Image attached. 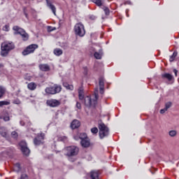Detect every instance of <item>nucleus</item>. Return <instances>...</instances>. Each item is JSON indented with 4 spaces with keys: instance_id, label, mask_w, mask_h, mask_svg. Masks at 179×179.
I'll return each mask as SVG.
<instances>
[{
    "instance_id": "4c0bfd02",
    "label": "nucleus",
    "mask_w": 179,
    "mask_h": 179,
    "mask_svg": "<svg viewBox=\"0 0 179 179\" xmlns=\"http://www.w3.org/2000/svg\"><path fill=\"white\" fill-rule=\"evenodd\" d=\"M20 179H29V176L26 173H22L21 175Z\"/></svg>"
},
{
    "instance_id": "c85d7f7f",
    "label": "nucleus",
    "mask_w": 179,
    "mask_h": 179,
    "mask_svg": "<svg viewBox=\"0 0 179 179\" xmlns=\"http://www.w3.org/2000/svg\"><path fill=\"white\" fill-rule=\"evenodd\" d=\"M0 135L3 137L6 136V130L4 127H0Z\"/></svg>"
},
{
    "instance_id": "aec40b11",
    "label": "nucleus",
    "mask_w": 179,
    "mask_h": 179,
    "mask_svg": "<svg viewBox=\"0 0 179 179\" xmlns=\"http://www.w3.org/2000/svg\"><path fill=\"white\" fill-rule=\"evenodd\" d=\"M0 120H3L5 122L10 121V117L9 116V113H6L4 115L0 116Z\"/></svg>"
},
{
    "instance_id": "603ef678",
    "label": "nucleus",
    "mask_w": 179,
    "mask_h": 179,
    "mask_svg": "<svg viewBox=\"0 0 179 179\" xmlns=\"http://www.w3.org/2000/svg\"><path fill=\"white\" fill-rule=\"evenodd\" d=\"M20 125H22V127H24V122L23 120H21L20 122Z\"/></svg>"
},
{
    "instance_id": "58836bf2",
    "label": "nucleus",
    "mask_w": 179,
    "mask_h": 179,
    "mask_svg": "<svg viewBox=\"0 0 179 179\" xmlns=\"http://www.w3.org/2000/svg\"><path fill=\"white\" fill-rule=\"evenodd\" d=\"M171 102H167L165 104V108H166L167 110H169V108H170V107H171Z\"/></svg>"
},
{
    "instance_id": "4be33fe9",
    "label": "nucleus",
    "mask_w": 179,
    "mask_h": 179,
    "mask_svg": "<svg viewBox=\"0 0 179 179\" xmlns=\"http://www.w3.org/2000/svg\"><path fill=\"white\" fill-rule=\"evenodd\" d=\"M5 93H6V88L2 85H0V96L1 98L3 97Z\"/></svg>"
},
{
    "instance_id": "423d86ee",
    "label": "nucleus",
    "mask_w": 179,
    "mask_h": 179,
    "mask_svg": "<svg viewBox=\"0 0 179 179\" xmlns=\"http://www.w3.org/2000/svg\"><path fill=\"white\" fill-rule=\"evenodd\" d=\"M74 31L76 36H79V37H83L86 34L85 26L82 23H78L75 25Z\"/></svg>"
},
{
    "instance_id": "13d9d810",
    "label": "nucleus",
    "mask_w": 179,
    "mask_h": 179,
    "mask_svg": "<svg viewBox=\"0 0 179 179\" xmlns=\"http://www.w3.org/2000/svg\"><path fill=\"white\" fill-rule=\"evenodd\" d=\"M1 1H5V0H1Z\"/></svg>"
},
{
    "instance_id": "6e6552de",
    "label": "nucleus",
    "mask_w": 179,
    "mask_h": 179,
    "mask_svg": "<svg viewBox=\"0 0 179 179\" xmlns=\"http://www.w3.org/2000/svg\"><path fill=\"white\" fill-rule=\"evenodd\" d=\"M38 48V45L37 44H31L28 45L23 51H22V55L26 56L29 55L30 54H33L36 50Z\"/></svg>"
},
{
    "instance_id": "dca6fc26",
    "label": "nucleus",
    "mask_w": 179,
    "mask_h": 179,
    "mask_svg": "<svg viewBox=\"0 0 179 179\" xmlns=\"http://www.w3.org/2000/svg\"><path fill=\"white\" fill-rule=\"evenodd\" d=\"M162 78L163 79H167V80H169V82H171V80H173L174 79V77L173 76V75H171L169 73H165L162 74Z\"/></svg>"
},
{
    "instance_id": "f257e3e1",
    "label": "nucleus",
    "mask_w": 179,
    "mask_h": 179,
    "mask_svg": "<svg viewBox=\"0 0 179 179\" xmlns=\"http://www.w3.org/2000/svg\"><path fill=\"white\" fill-rule=\"evenodd\" d=\"M15 50V43L13 42H4L1 43V57H8L9 52Z\"/></svg>"
},
{
    "instance_id": "7c9ffc66",
    "label": "nucleus",
    "mask_w": 179,
    "mask_h": 179,
    "mask_svg": "<svg viewBox=\"0 0 179 179\" xmlns=\"http://www.w3.org/2000/svg\"><path fill=\"white\" fill-rule=\"evenodd\" d=\"M92 2L96 3L97 6H102L103 5V1L101 0H92Z\"/></svg>"
},
{
    "instance_id": "72a5a7b5",
    "label": "nucleus",
    "mask_w": 179,
    "mask_h": 179,
    "mask_svg": "<svg viewBox=\"0 0 179 179\" xmlns=\"http://www.w3.org/2000/svg\"><path fill=\"white\" fill-rule=\"evenodd\" d=\"M23 13L27 19H29V15L27 14V8L26 7H23Z\"/></svg>"
},
{
    "instance_id": "864d4df0",
    "label": "nucleus",
    "mask_w": 179,
    "mask_h": 179,
    "mask_svg": "<svg viewBox=\"0 0 179 179\" xmlns=\"http://www.w3.org/2000/svg\"><path fill=\"white\" fill-rule=\"evenodd\" d=\"M100 94H104V89H100Z\"/></svg>"
},
{
    "instance_id": "4468645a",
    "label": "nucleus",
    "mask_w": 179,
    "mask_h": 179,
    "mask_svg": "<svg viewBox=\"0 0 179 179\" xmlns=\"http://www.w3.org/2000/svg\"><path fill=\"white\" fill-rule=\"evenodd\" d=\"M80 145L83 148H89L90 146V139L88 138L81 140Z\"/></svg>"
},
{
    "instance_id": "79ce46f5",
    "label": "nucleus",
    "mask_w": 179,
    "mask_h": 179,
    "mask_svg": "<svg viewBox=\"0 0 179 179\" xmlns=\"http://www.w3.org/2000/svg\"><path fill=\"white\" fill-rule=\"evenodd\" d=\"M4 31H9V25L6 24L3 27Z\"/></svg>"
},
{
    "instance_id": "9b49d317",
    "label": "nucleus",
    "mask_w": 179,
    "mask_h": 179,
    "mask_svg": "<svg viewBox=\"0 0 179 179\" xmlns=\"http://www.w3.org/2000/svg\"><path fill=\"white\" fill-rule=\"evenodd\" d=\"M34 143L36 146H40L44 143V133L38 134L34 139Z\"/></svg>"
},
{
    "instance_id": "37998d69",
    "label": "nucleus",
    "mask_w": 179,
    "mask_h": 179,
    "mask_svg": "<svg viewBox=\"0 0 179 179\" xmlns=\"http://www.w3.org/2000/svg\"><path fill=\"white\" fill-rule=\"evenodd\" d=\"M56 28L55 27H48V31H54V30H55Z\"/></svg>"
},
{
    "instance_id": "f8f14e48",
    "label": "nucleus",
    "mask_w": 179,
    "mask_h": 179,
    "mask_svg": "<svg viewBox=\"0 0 179 179\" xmlns=\"http://www.w3.org/2000/svg\"><path fill=\"white\" fill-rule=\"evenodd\" d=\"M46 1V5L48 8H49L52 13L55 15V16H57V8L54 4L51 3V1L50 0H45Z\"/></svg>"
},
{
    "instance_id": "e433bc0d",
    "label": "nucleus",
    "mask_w": 179,
    "mask_h": 179,
    "mask_svg": "<svg viewBox=\"0 0 179 179\" xmlns=\"http://www.w3.org/2000/svg\"><path fill=\"white\" fill-rule=\"evenodd\" d=\"M68 160L71 162V163H73V162H76V158L73 157H69Z\"/></svg>"
},
{
    "instance_id": "a878e982",
    "label": "nucleus",
    "mask_w": 179,
    "mask_h": 179,
    "mask_svg": "<svg viewBox=\"0 0 179 179\" xmlns=\"http://www.w3.org/2000/svg\"><path fill=\"white\" fill-rule=\"evenodd\" d=\"M99 89H104V78H99Z\"/></svg>"
},
{
    "instance_id": "de8ad7c7",
    "label": "nucleus",
    "mask_w": 179,
    "mask_h": 179,
    "mask_svg": "<svg viewBox=\"0 0 179 179\" xmlns=\"http://www.w3.org/2000/svg\"><path fill=\"white\" fill-rule=\"evenodd\" d=\"M90 19L91 20H96V16H94V15H90Z\"/></svg>"
},
{
    "instance_id": "473e14b6",
    "label": "nucleus",
    "mask_w": 179,
    "mask_h": 179,
    "mask_svg": "<svg viewBox=\"0 0 179 179\" xmlns=\"http://www.w3.org/2000/svg\"><path fill=\"white\" fill-rule=\"evenodd\" d=\"M169 136H171L172 138H174V136H176L177 135V131H176V130H171L169 132Z\"/></svg>"
},
{
    "instance_id": "bb28decb",
    "label": "nucleus",
    "mask_w": 179,
    "mask_h": 179,
    "mask_svg": "<svg viewBox=\"0 0 179 179\" xmlns=\"http://www.w3.org/2000/svg\"><path fill=\"white\" fill-rule=\"evenodd\" d=\"M79 138L81 139V141H83L89 137H87V134L86 133H81L79 134Z\"/></svg>"
},
{
    "instance_id": "ddd939ff",
    "label": "nucleus",
    "mask_w": 179,
    "mask_h": 179,
    "mask_svg": "<svg viewBox=\"0 0 179 179\" xmlns=\"http://www.w3.org/2000/svg\"><path fill=\"white\" fill-rule=\"evenodd\" d=\"M38 68L40 71H42V72H50V71L51 70L50 65L47 64H39Z\"/></svg>"
},
{
    "instance_id": "5701e85b",
    "label": "nucleus",
    "mask_w": 179,
    "mask_h": 179,
    "mask_svg": "<svg viewBox=\"0 0 179 179\" xmlns=\"http://www.w3.org/2000/svg\"><path fill=\"white\" fill-rule=\"evenodd\" d=\"M63 86L66 87L67 90H73V85H71L68 83H63Z\"/></svg>"
},
{
    "instance_id": "2f4dec72",
    "label": "nucleus",
    "mask_w": 179,
    "mask_h": 179,
    "mask_svg": "<svg viewBox=\"0 0 179 179\" xmlns=\"http://www.w3.org/2000/svg\"><path fill=\"white\" fill-rule=\"evenodd\" d=\"M9 104H10V102L8 101H0V107H2L3 106H9Z\"/></svg>"
},
{
    "instance_id": "b1692460",
    "label": "nucleus",
    "mask_w": 179,
    "mask_h": 179,
    "mask_svg": "<svg viewBox=\"0 0 179 179\" xmlns=\"http://www.w3.org/2000/svg\"><path fill=\"white\" fill-rule=\"evenodd\" d=\"M22 170V167H20V163H16L14 165V171H16V173H19Z\"/></svg>"
},
{
    "instance_id": "9d476101",
    "label": "nucleus",
    "mask_w": 179,
    "mask_h": 179,
    "mask_svg": "<svg viewBox=\"0 0 179 179\" xmlns=\"http://www.w3.org/2000/svg\"><path fill=\"white\" fill-rule=\"evenodd\" d=\"M46 104L49 107H59L61 106V101L54 99H50L46 101Z\"/></svg>"
},
{
    "instance_id": "8fccbe9b",
    "label": "nucleus",
    "mask_w": 179,
    "mask_h": 179,
    "mask_svg": "<svg viewBox=\"0 0 179 179\" xmlns=\"http://www.w3.org/2000/svg\"><path fill=\"white\" fill-rule=\"evenodd\" d=\"M173 73H175V76H177V73H178V71H177V69H174Z\"/></svg>"
},
{
    "instance_id": "393cba45",
    "label": "nucleus",
    "mask_w": 179,
    "mask_h": 179,
    "mask_svg": "<svg viewBox=\"0 0 179 179\" xmlns=\"http://www.w3.org/2000/svg\"><path fill=\"white\" fill-rule=\"evenodd\" d=\"M78 97H79L80 100H83V99H85V95H84L83 90L80 89L78 90Z\"/></svg>"
},
{
    "instance_id": "a211bd4d",
    "label": "nucleus",
    "mask_w": 179,
    "mask_h": 179,
    "mask_svg": "<svg viewBox=\"0 0 179 179\" xmlns=\"http://www.w3.org/2000/svg\"><path fill=\"white\" fill-rule=\"evenodd\" d=\"M53 54H55L56 57H61V55L64 54V51H62V49L57 48L54 49Z\"/></svg>"
},
{
    "instance_id": "f03ea898",
    "label": "nucleus",
    "mask_w": 179,
    "mask_h": 179,
    "mask_svg": "<svg viewBox=\"0 0 179 179\" xmlns=\"http://www.w3.org/2000/svg\"><path fill=\"white\" fill-rule=\"evenodd\" d=\"M83 99L84 104L86 107H96L97 106V100H99V88H96V92H94V99H92L90 96H87Z\"/></svg>"
},
{
    "instance_id": "c03bdc74",
    "label": "nucleus",
    "mask_w": 179,
    "mask_h": 179,
    "mask_svg": "<svg viewBox=\"0 0 179 179\" xmlns=\"http://www.w3.org/2000/svg\"><path fill=\"white\" fill-rule=\"evenodd\" d=\"M76 107L77 108H78V110H80V109L82 108V105L80 104V103L77 102V103H76Z\"/></svg>"
},
{
    "instance_id": "c9c22d12",
    "label": "nucleus",
    "mask_w": 179,
    "mask_h": 179,
    "mask_svg": "<svg viewBox=\"0 0 179 179\" xmlns=\"http://www.w3.org/2000/svg\"><path fill=\"white\" fill-rule=\"evenodd\" d=\"M89 72V70L87 69V67H83V74L85 76H87V73Z\"/></svg>"
},
{
    "instance_id": "ea45409f",
    "label": "nucleus",
    "mask_w": 179,
    "mask_h": 179,
    "mask_svg": "<svg viewBox=\"0 0 179 179\" xmlns=\"http://www.w3.org/2000/svg\"><path fill=\"white\" fill-rule=\"evenodd\" d=\"M13 104H20L21 101L19 99H14L13 101Z\"/></svg>"
},
{
    "instance_id": "6ab92c4d",
    "label": "nucleus",
    "mask_w": 179,
    "mask_h": 179,
    "mask_svg": "<svg viewBox=\"0 0 179 179\" xmlns=\"http://www.w3.org/2000/svg\"><path fill=\"white\" fill-rule=\"evenodd\" d=\"M27 88L29 90H36V89H37V84H36V83H29L27 85Z\"/></svg>"
},
{
    "instance_id": "a18cd8bd",
    "label": "nucleus",
    "mask_w": 179,
    "mask_h": 179,
    "mask_svg": "<svg viewBox=\"0 0 179 179\" xmlns=\"http://www.w3.org/2000/svg\"><path fill=\"white\" fill-rule=\"evenodd\" d=\"M59 141H62V142H65L67 139L66 136H62L59 138Z\"/></svg>"
},
{
    "instance_id": "7ed1b4c3",
    "label": "nucleus",
    "mask_w": 179,
    "mask_h": 179,
    "mask_svg": "<svg viewBox=\"0 0 179 179\" xmlns=\"http://www.w3.org/2000/svg\"><path fill=\"white\" fill-rule=\"evenodd\" d=\"M98 128L99 129V138L100 139H104V138L107 137L110 135V129L106 124L101 122H99Z\"/></svg>"
},
{
    "instance_id": "f704fd0d",
    "label": "nucleus",
    "mask_w": 179,
    "mask_h": 179,
    "mask_svg": "<svg viewBox=\"0 0 179 179\" xmlns=\"http://www.w3.org/2000/svg\"><path fill=\"white\" fill-rule=\"evenodd\" d=\"M92 134H96L97 132H99V129L97 127H93L91 129Z\"/></svg>"
},
{
    "instance_id": "0eeeda50",
    "label": "nucleus",
    "mask_w": 179,
    "mask_h": 179,
    "mask_svg": "<svg viewBox=\"0 0 179 179\" xmlns=\"http://www.w3.org/2000/svg\"><path fill=\"white\" fill-rule=\"evenodd\" d=\"M66 149L67 151L66 156H67L68 157L78 156V155L79 153V148H78L75 145L66 147Z\"/></svg>"
},
{
    "instance_id": "1a4fd4ad",
    "label": "nucleus",
    "mask_w": 179,
    "mask_h": 179,
    "mask_svg": "<svg viewBox=\"0 0 179 179\" xmlns=\"http://www.w3.org/2000/svg\"><path fill=\"white\" fill-rule=\"evenodd\" d=\"M19 145L20 147L21 152H22V155H24V156H29V155H30V150L29 149V148H27V143H26V141H21L19 143Z\"/></svg>"
},
{
    "instance_id": "412c9836",
    "label": "nucleus",
    "mask_w": 179,
    "mask_h": 179,
    "mask_svg": "<svg viewBox=\"0 0 179 179\" xmlns=\"http://www.w3.org/2000/svg\"><path fill=\"white\" fill-rule=\"evenodd\" d=\"M91 179H99V172L92 171L90 172Z\"/></svg>"
},
{
    "instance_id": "09e8293b",
    "label": "nucleus",
    "mask_w": 179,
    "mask_h": 179,
    "mask_svg": "<svg viewBox=\"0 0 179 179\" xmlns=\"http://www.w3.org/2000/svg\"><path fill=\"white\" fill-rule=\"evenodd\" d=\"M73 138L75 139V141H79V139H80V138H79V136H74Z\"/></svg>"
},
{
    "instance_id": "c756f323",
    "label": "nucleus",
    "mask_w": 179,
    "mask_h": 179,
    "mask_svg": "<svg viewBox=\"0 0 179 179\" xmlns=\"http://www.w3.org/2000/svg\"><path fill=\"white\" fill-rule=\"evenodd\" d=\"M103 11H104V13H105V15H106V16H109V15H110V8H108V7H107V6H103Z\"/></svg>"
},
{
    "instance_id": "2eb2a0df",
    "label": "nucleus",
    "mask_w": 179,
    "mask_h": 179,
    "mask_svg": "<svg viewBox=\"0 0 179 179\" xmlns=\"http://www.w3.org/2000/svg\"><path fill=\"white\" fill-rule=\"evenodd\" d=\"M79 127H80V122H79V120H74L72 121L71 124V129H78Z\"/></svg>"
},
{
    "instance_id": "4d7b16f0",
    "label": "nucleus",
    "mask_w": 179,
    "mask_h": 179,
    "mask_svg": "<svg viewBox=\"0 0 179 179\" xmlns=\"http://www.w3.org/2000/svg\"><path fill=\"white\" fill-rule=\"evenodd\" d=\"M0 99H2V98L1 97V96H0Z\"/></svg>"
},
{
    "instance_id": "6e6d98bb",
    "label": "nucleus",
    "mask_w": 179,
    "mask_h": 179,
    "mask_svg": "<svg viewBox=\"0 0 179 179\" xmlns=\"http://www.w3.org/2000/svg\"><path fill=\"white\" fill-rule=\"evenodd\" d=\"M91 50L96 51V49H94V48H92Z\"/></svg>"
},
{
    "instance_id": "f3484780",
    "label": "nucleus",
    "mask_w": 179,
    "mask_h": 179,
    "mask_svg": "<svg viewBox=\"0 0 179 179\" xmlns=\"http://www.w3.org/2000/svg\"><path fill=\"white\" fill-rule=\"evenodd\" d=\"M94 57L96 59H101V57H103V49H100L99 52H95Z\"/></svg>"
},
{
    "instance_id": "5fc2aeb1",
    "label": "nucleus",
    "mask_w": 179,
    "mask_h": 179,
    "mask_svg": "<svg viewBox=\"0 0 179 179\" xmlns=\"http://www.w3.org/2000/svg\"><path fill=\"white\" fill-rule=\"evenodd\" d=\"M68 44H65L64 46H63V48H64V50H66V48H68Z\"/></svg>"
},
{
    "instance_id": "49530a36",
    "label": "nucleus",
    "mask_w": 179,
    "mask_h": 179,
    "mask_svg": "<svg viewBox=\"0 0 179 179\" xmlns=\"http://www.w3.org/2000/svg\"><path fill=\"white\" fill-rule=\"evenodd\" d=\"M166 111H167V109L166 108L161 109L159 113L160 114H164V113H166Z\"/></svg>"
},
{
    "instance_id": "20e7f679",
    "label": "nucleus",
    "mask_w": 179,
    "mask_h": 179,
    "mask_svg": "<svg viewBox=\"0 0 179 179\" xmlns=\"http://www.w3.org/2000/svg\"><path fill=\"white\" fill-rule=\"evenodd\" d=\"M62 90V87L60 85L55 84L53 86L48 87L45 89L46 94H58L61 93Z\"/></svg>"
},
{
    "instance_id": "39448f33",
    "label": "nucleus",
    "mask_w": 179,
    "mask_h": 179,
    "mask_svg": "<svg viewBox=\"0 0 179 179\" xmlns=\"http://www.w3.org/2000/svg\"><path fill=\"white\" fill-rule=\"evenodd\" d=\"M13 30L15 31V36L20 34L23 41H27V40H29V34H27L23 28H21L19 26H14Z\"/></svg>"
},
{
    "instance_id": "3c124183",
    "label": "nucleus",
    "mask_w": 179,
    "mask_h": 179,
    "mask_svg": "<svg viewBox=\"0 0 179 179\" xmlns=\"http://www.w3.org/2000/svg\"><path fill=\"white\" fill-rule=\"evenodd\" d=\"M4 66H5V65H3V64L0 63V71H1V69H3Z\"/></svg>"
},
{
    "instance_id": "cd10ccee",
    "label": "nucleus",
    "mask_w": 179,
    "mask_h": 179,
    "mask_svg": "<svg viewBox=\"0 0 179 179\" xmlns=\"http://www.w3.org/2000/svg\"><path fill=\"white\" fill-rule=\"evenodd\" d=\"M177 51H174L173 55L170 57L169 61L170 62H173V61H174V59H176V57H177Z\"/></svg>"
},
{
    "instance_id": "a19ab883",
    "label": "nucleus",
    "mask_w": 179,
    "mask_h": 179,
    "mask_svg": "<svg viewBox=\"0 0 179 179\" xmlns=\"http://www.w3.org/2000/svg\"><path fill=\"white\" fill-rule=\"evenodd\" d=\"M11 135H12L13 138H14V139H16V138H17V132H16V131H13L11 133Z\"/></svg>"
}]
</instances>
